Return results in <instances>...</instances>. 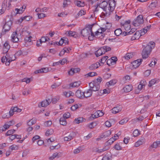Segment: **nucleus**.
<instances>
[{
  "label": "nucleus",
  "mask_w": 160,
  "mask_h": 160,
  "mask_svg": "<svg viewBox=\"0 0 160 160\" xmlns=\"http://www.w3.org/2000/svg\"><path fill=\"white\" fill-rule=\"evenodd\" d=\"M146 84V82L145 80H142L138 85V88L139 90H141Z\"/></svg>",
  "instance_id": "22"
},
{
  "label": "nucleus",
  "mask_w": 160,
  "mask_h": 160,
  "mask_svg": "<svg viewBox=\"0 0 160 160\" xmlns=\"http://www.w3.org/2000/svg\"><path fill=\"white\" fill-rule=\"evenodd\" d=\"M157 81V80L155 79L151 80L149 82L148 86L150 87H152V85L156 83Z\"/></svg>",
  "instance_id": "40"
},
{
  "label": "nucleus",
  "mask_w": 160,
  "mask_h": 160,
  "mask_svg": "<svg viewBox=\"0 0 160 160\" xmlns=\"http://www.w3.org/2000/svg\"><path fill=\"white\" fill-rule=\"evenodd\" d=\"M106 30V29L105 28H101L95 32V33H94V35H99L100 34L103 33V32H105Z\"/></svg>",
  "instance_id": "25"
},
{
  "label": "nucleus",
  "mask_w": 160,
  "mask_h": 160,
  "mask_svg": "<svg viewBox=\"0 0 160 160\" xmlns=\"http://www.w3.org/2000/svg\"><path fill=\"white\" fill-rule=\"evenodd\" d=\"M122 107L120 105L113 108L111 110L113 114H116L121 111Z\"/></svg>",
  "instance_id": "12"
},
{
  "label": "nucleus",
  "mask_w": 160,
  "mask_h": 160,
  "mask_svg": "<svg viewBox=\"0 0 160 160\" xmlns=\"http://www.w3.org/2000/svg\"><path fill=\"white\" fill-rule=\"evenodd\" d=\"M150 28V27H146L143 29L141 30L140 31H137L134 34V35L136 37V38L138 39L140 36L143 35L146 33Z\"/></svg>",
  "instance_id": "7"
},
{
  "label": "nucleus",
  "mask_w": 160,
  "mask_h": 160,
  "mask_svg": "<svg viewBox=\"0 0 160 160\" xmlns=\"http://www.w3.org/2000/svg\"><path fill=\"white\" fill-rule=\"evenodd\" d=\"M112 156L109 155H106L103 158L102 160H112Z\"/></svg>",
  "instance_id": "43"
},
{
  "label": "nucleus",
  "mask_w": 160,
  "mask_h": 160,
  "mask_svg": "<svg viewBox=\"0 0 160 160\" xmlns=\"http://www.w3.org/2000/svg\"><path fill=\"white\" fill-rule=\"evenodd\" d=\"M105 138H106L109 136L111 134V132L110 130H108L107 131L105 132H103Z\"/></svg>",
  "instance_id": "54"
},
{
  "label": "nucleus",
  "mask_w": 160,
  "mask_h": 160,
  "mask_svg": "<svg viewBox=\"0 0 160 160\" xmlns=\"http://www.w3.org/2000/svg\"><path fill=\"white\" fill-rule=\"evenodd\" d=\"M76 135L75 132H72L68 136L65 137L64 138L65 141H68L72 140L73 137H74Z\"/></svg>",
  "instance_id": "13"
},
{
  "label": "nucleus",
  "mask_w": 160,
  "mask_h": 160,
  "mask_svg": "<svg viewBox=\"0 0 160 160\" xmlns=\"http://www.w3.org/2000/svg\"><path fill=\"white\" fill-rule=\"evenodd\" d=\"M98 95L101 96L103 94H108L110 92V91H97Z\"/></svg>",
  "instance_id": "33"
},
{
  "label": "nucleus",
  "mask_w": 160,
  "mask_h": 160,
  "mask_svg": "<svg viewBox=\"0 0 160 160\" xmlns=\"http://www.w3.org/2000/svg\"><path fill=\"white\" fill-rule=\"evenodd\" d=\"M133 56V55L131 53H127L125 56V58L126 59H129L132 58Z\"/></svg>",
  "instance_id": "52"
},
{
  "label": "nucleus",
  "mask_w": 160,
  "mask_h": 160,
  "mask_svg": "<svg viewBox=\"0 0 160 160\" xmlns=\"http://www.w3.org/2000/svg\"><path fill=\"white\" fill-rule=\"evenodd\" d=\"M108 9L110 11V15L114 10L116 5V2L115 0H108Z\"/></svg>",
  "instance_id": "8"
},
{
  "label": "nucleus",
  "mask_w": 160,
  "mask_h": 160,
  "mask_svg": "<svg viewBox=\"0 0 160 160\" xmlns=\"http://www.w3.org/2000/svg\"><path fill=\"white\" fill-rule=\"evenodd\" d=\"M122 32L121 29H118L114 31V33L115 35L117 36H119L120 35Z\"/></svg>",
  "instance_id": "49"
},
{
  "label": "nucleus",
  "mask_w": 160,
  "mask_h": 160,
  "mask_svg": "<svg viewBox=\"0 0 160 160\" xmlns=\"http://www.w3.org/2000/svg\"><path fill=\"white\" fill-rule=\"evenodd\" d=\"M66 118L63 117L61 118L60 119L59 121L60 124L62 125H65L67 123Z\"/></svg>",
  "instance_id": "36"
},
{
  "label": "nucleus",
  "mask_w": 160,
  "mask_h": 160,
  "mask_svg": "<svg viewBox=\"0 0 160 160\" xmlns=\"http://www.w3.org/2000/svg\"><path fill=\"white\" fill-rule=\"evenodd\" d=\"M142 61V59H138L132 62V64L133 68H136L138 67L141 64Z\"/></svg>",
  "instance_id": "11"
},
{
  "label": "nucleus",
  "mask_w": 160,
  "mask_h": 160,
  "mask_svg": "<svg viewBox=\"0 0 160 160\" xmlns=\"http://www.w3.org/2000/svg\"><path fill=\"white\" fill-rule=\"evenodd\" d=\"M109 149V147L108 146H106L104 148H103L102 149H98L97 148H96V152H97L98 153H101L102 152H103L105 151H106L108 150ZM92 151L93 152H95V151H94V150H93Z\"/></svg>",
  "instance_id": "29"
},
{
  "label": "nucleus",
  "mask_w": 160,
  "mask_h": 160,
  "mask_svg": "<svg viewBox=\"0 0 160 160\" xmlns=\"http://www.w3.org/2000/svg\"><path fill=\"white\" fill-rule=\"evenodd\" d=\"M116 140V139L114 138L113 137H112L110 138L107 142L109 144L111 145Z\"/></svg>",
  "instance_id": "59"
},
{
  "label": "nucleus",
  "mask_w": 160,
  "mask_h": 160,
  "mask_svg": "<svg viewBox=\"0 0 160 160\" xmlns=\"http://www.w3.org/2000/svg\"><path fill=\"white\" fill-rule=\"evenodd\" d=\"M79 108V105L77 104H76L72 106L71 108V109L72 111H74L75 110L77 109L78 108Z\"/></svg>",
  "instance_id": "58"
},
{
  "label": "nucleus",
  "mask_w": 160,
  "mask_h": 160,
  "mask_svg": "<svg viewBox=\"0 0 160 160\" xmlns=\"http://www.w3.org/2000/svg\"><path fill=\"white\" fill-rule=\"evenodd\" d=\"M155 46V43L153 42H150L147 44L142 51V56L143 58L146 59L148 57L152 49Z\"/></svg>",
  "instance_id": "2"
},
{
  "label": "nucleus",
  "mask_w": 160,
  "mask_h": 160,
  "mask_svg": "<svg viewBox=\"0 0 160 160\" xmlns=\"http://www.w3.org/2000/svg\"><path fill=\"white\" fill-rule=\"evenodd\" d=\"M117 58L116 57H113L112 58V59H109L107 61V63L108 64H109V62H112V61L113 62H116L117 61Z\"/></svg>",
  "instance_id": "44"
},
{
  "label": "nucleus",
  "mask_w": 160,
  "mask_h": 160,
  "mask_svg": "<svg viewBox=\"0 0 160 160\" xmlns=\"http://www.w3.org/2000/svg\"><path fill=\"white\" fill-rule=\"evenodd\" d=\"M65 34L66 36L69 37L72 36L74 37H76L77 36L76 32L71 31H66L65 32Z\"/></svg>",
  "instance_id": "15"
},
{
  "label": "nucleus",
  "mask_w": 160,
  "mask_h": 160,
  "mask_svg": "<svg viewBox=\"0 0 160 160\" xmlns=\"http://www.w3.org/2000/svg\"><path fill=\"white\" fill-rule=\"evenodd\" d=\"M132 134L133 136L137 137L140 134V133L138 129H136L133 131Z\"/></svg>",
  "instance_id": "56"
},
{
  "label": "nucleus",
  "mask_w": 160,
  "mask_h": 160,
  "mask_svg": "<svg viewBox=\"0 0 160 160\" xmlns=\"http://www.w3.org/2000/svg\"><path fill=\"white\" fill-rule=\"evenodd\" d=\"M12 24V22L11 20H10L8 21H6L3 27V31L5 32L9 31L10 29Z\"/></svg>",
  "instance_id": "9"
},
{
  "label": "nucleus",
  "mask_w": 160,
  "mask_h": 160,
  "mask_svg": "<svg viewBox=\"0 0 160 160\" xmlns=\"http://www.w3.org/2000/svg\"><path fill=\"white\" fill-rule=\"evenodd\" d=\"M143 20L142 15H140L138 16L137 18L134 19L133 22L132 24L135 27H138L143 23Z\"/></svg>",
  "instance_id": "6"
},
{
  "label": "nucleus",
  "mask_w": 160,
  "mask_h": 160,
  "mask_svg": "<svg viewBox=\"0 0 160 160\" xmlns=\"http://www.w3.org/2000/svg\"><path fill=\"white\" fill-rule=\"evenodd\" d=\"M94 38H99L101 40H102V39H103L105 37V34L103 33L102 34H100V35H94Z\"/></svg>",
  "instance_id": "41"
},
{
  "label": "nucleus",
  "mask_w": 160,
  "mask_h": 160,
  "mask_svg": "<svg viewBox=\"0 0 160 160\" xmlns=\"http://www.w3.org/2000/svg\"><path fill=\"white\" fill-rule=\"evenodd\" d=\"M89 86L90 88L89 90H98L99 89V86H98L97 87H96L93 85V83H90Z\"/></svg>",
  "instance_id": "31"
},
{
  "label": "nucleus",
  "mask_w": 160,
  "mask_h": 160,
  "mask_svg": "<svg viewBox=\"0 0 160 160\" xmlns=\"http://www.w3.org/2000/svg\"><path fill=\"white\" fill-rule=\"evenodd\" d=\"M20 93H22L24 96H27L30 93V91H20Z\"/></svg>",
  "instance_id": "55"
},
{
  "label": "nucleus",
  "mask_w": 160,
  "mask_h": 160,
  "mask_svg": "<svg viewBox=\"0 0 160 160\" xmlns=\"http://www.w3.org/2000/svg\"><path fill=\"white\" fill-rule=\"evenodd\" d=\"M81 84V82L80 81H77L71 83L70 84V86L73 88L77 87H78Z\"/></svg>",
  "instance_id": "34"
},
{
  "label": "nucleus",
  "mask_w": 160,
  "mask_h": 160,
  "mask_svg": "<svg viewBox=\"0 0 160 160\" xmlns=\"http://www.w3.org/2000/svg\"><path fill=\"white\" fill-rule=\"evenodd\" d=\"M10 127V125L6 122L2 127L0 128V132H2L6 131V129L9 128Z\"/></svg>",
  "instance_id": "26"
},
{
  "label": "nucleus",
  "mask_w": 160,
  "mask_h": 160,
  "mask_svg": "<svg viewBox=\"0 0 160 160\" xmlns=\"http://www.w3.org/2000/svg\"><path fill=\"white\" fill-rule=\"evenodd\" d=\"M84 92H82V91H76V95L78 98H81L84 97Z\"/></svg>",
  "instance_id": "27"
},
{
  "label": "nucleus",
  "mask_w": 160,
  "mask_h": 160,
  "mask_svg": "<svg viewBox=\"0 0 160 160\" xmlns=\"http://www.w3.org/2000/svg\"><path fill=\"white\" fill-rule=\"evenodd\" d=\"M100 65L99 63L97 62L95 63H94L91 65L89 67V69L92 70L98 68Z\"/></svg>",
  "instance_id": "19"
},
{
  "label": "nucleus",
  "mask_w": 160,
  "mask_h": 160,
  "mask_svg": "<svg viewBox=\"0 0 160 160\" xmlns=\"http://www.w3.org/2000/svg\"><path fill=\"white\" fill-rule=\"evenodd\" d=\"M99 116L98 110L92 115V116L89 117V119L91 120H92L93 119L97 118L99 117Z\"/></svg>",
  "instance_id": "24"
},
{
  "label": "nucleus",
  "mask_w": 160,
  "mask_h": 160,
  "mask_svg": "<svg viewBox=\"0 0 160 160\" xmlns=\"http://www.w3.org/2000/svg\"><path fill=\"white\" fill-rule=\"evenodd\" d=\"M123 79L125 82H128L130 79V77L129 75H126L123 78Z\"/></svg>",
  "instance_id": "61"
},
{
  "label": "nucleus",
  "mask_w": 160,
  "mask_h": 160,
  "mask_svg": "<svg viewBox=\"0 0 160 160\" xmlns=\"http://www.w3.org/2000/svg\"><path fill=\"white\" fill-rule=\"evenodd\" d=\"M83 150V146H81L78 147V148L75 149L73 153L75 154H77L79 153L81 151Z\"/></svg>",
  "instance_id": "37"
},
{
  "label": "nucleus",
  "mask_w": 160,
  "mask_h": 160,
  "mask_svg": "<svg viewBox=\"0 0 160 160\" xmlns=\"http://www.w3.org/2000/svg\"><path fill=\"white\" fill-rule=\"evenodd\" d=\"M92 26L88 25L81 32V33L83 37L88 36V39L91 41L94 39V33L92 32Z\"/></svg>",
  "instance_id": "3"
},
{
  "label": "nucleus",
  "mask_w": 160,
  "mask_h": 160,
  "mask_svg": "<svg viewBox=\"0 0 160 160\" xmlns=\"http://www.w3.org/2000/svg\"><path fill=\"white\" fill-rule=\"evenodd\" d=\"M64 95L66 97H69L71 96H73L74 95V93L72 92L71 91H67L64 92H63Z\"/></svg>",
  "instance_id": "30"
},
{
  "label": "nucleus",
  "mask_w": 160,
  "mask_h": 160,
  "mask_svg": "<svg viewBox=\"0 0 160 160\" xmlns=\"http://www.w3.org/2000/svg\"><path fill=\"white\" fill-rule=\"evenodd\" d=\"M145 142V139L144 138H140L139 140L136 142L135 146L136 147H138L139 145L144 143Z\"/></svg>",
  "instance_id": "21"
},
{
  "label": "nucleus",
  "mask_w": 160,
  "mask_h": 160,
  "mask_svg": "<svg viewBox=\"0 0 160 160\" xmlns=\"http://www.w3.org/2000/svg\"><path fill=\"white\" fill-rule=\"evenodd\" d=\"M97 122H93L89 124L88 127L90 128H94L95 126H96L97 125Z\"/></svg>",
  "instance_id": "46"
},
{
  "label": "nucleus",
  "mask_w": 160,
  "mask_h": 160,
  "mask_svg": "<svg viewBox=\"0 0 160 160\" xmlns=\"http://www.w3.org/2000/svg\"><path fill=\"white\" fill-rule=\"evenodd\" d=\"M74 3L75 5L79 7H83L85 5L84 2L80 1H75Z\"/></svg>",
  "instance_id": "28"
},
{
  "label": "nucleus",
  "mask_w": 160,
  "mask_h": 160,
  "mask_svg": "<svg viewBox=\"0 0 160 160\" xmlns=\"http://www.w3.org/2000/svg\"><path fill=\"white\" fill-rule=\"evenodd\" d=\"M6 5L5 2L2 3V8L0 9V15L3 13L6 9Z\"/></svg>",
  "instance_id": "38"
},
{
  "label": "nucleus",
  "mask_w": 160,
  "mask_h": 160,
  "mask_svg": "<svg viewBox=\"0 0 160 160\" xmlns=\"http://www.w3.org/2000/svg\"><path fill=\"white\" fill-rule=\"evenodd\" d=\"M53 132V130L52 129H50L47 130L45 133V135L46 136H48L49 135H52Z\"/></svg>",
  "instance_id": "53"
},
{
  "label": "nucleus",
  "mask_w": 160,
  "mask_h": 160,
  "mask_svg": "<svg viewBox=\"0 0 160 160\" xmlns=\"http://www.w3.org/2000/svg\"><path fill=\"white\" fill-rule=\"evenodd\" d=\"M86 12V11L83 10H81L77 14V15L78 17L81 16L82 15H84L85 14Z\"/></svg>",
  "instance_id": "50"
},
{
  "label": "nucleus",
  "mask_w": 160,
  "mask_h": 160,
  "mask_svg": "<svg viewBox=\"0 0 160 160\" xmlns=\"http://www.w3.org/2000/svg\"><path fill=\"white\" fill-rule=\"evenodd\" d=\"M77 72V70L76 69H71L68 72V74L70 75H72Z\"/></svg>",
  "instance_id": "47"
},
{
  "label": "nucleus",
  "mask_w": 160,
  "mask_h": 160,
  "mask_svg": "<svg viewBox=\"0 0 160 160\" xmlns=\"http://www.w3.org/2000/svg\"><path fill=\"white\" fill-rule=\"evenodd\" d=\"M51 100L50 99L48 98L42 101L39 103L38 106L39 108L41 107H46L51 102Z\"/></svg>",
  "instance_id": "10"
},
{
  "label": "nucleus",
  "mask_w": 160,
  "mask_h": 160,
  "mask_svg": "<svg viewBox=\"0 0 160 160\" xmlns=\"http://www.w3.org/2000/svg\"><path fill=\"white\" fill-rule=\"evenodd\" d=\"M43 70V73H46L48 72H50L51 71V70L52 69L51 68H42Z\"/></svg>",
  "instance_id": "63"
},
{
  "label": "nucleus",
  "mask_w": 160,
  "mask_h": 160,
  "mask_svg": "<svg viewBox=\"0 0 160 160\" xmlns=\"http://www.w3.org/2000/svg\"><path fill=\"white\" fill-rule=\"evenodd\" d=\"M99 7L102 8L104 11L103 13L105 16L107 17L110 15V11L108 9V2L104 1L99 4Z\"/></svg>",
  "instance_id": "4"
},
{
  "label": "nucleus",
  "mask_w": 160,
  "mask_h": 160,
  "mask_svg": "<svg viewBox=\"0 0 160 160\" xmlns=\"http://www.w3.org/2000/svg\"><path fill=\"white\" fill-rule=\"evenodd\" d=\"M37 15L39 19H42L47 17V15L43 13H38Z\"/></svg>",
  "instance_id": "48"
},
{
  "label": "nucleus",
  "mask_w": 160,
  "mask_h": 160,
  "mask_svg": "<svg viewBox=\"0 0 160 160\" xmlns=\"http://www.w3.org/2000/svg\"><path fill=\"white\" fill-rule=\"evenodd\" d=\"M15 12L16 14H19L22 13L24 12V10H21L20 9L16 8L15 9Z\"/></svg>",
  "instance_id": "60"
},
{
  "label": "nucleus",
  "mask_w": 160,
  "mask_h": 160,
  "mask_svg": "<svg viewBox=\"0 0 160 160\" xmlns=\"http://www.w3.org/2000/svg\"><path fill=\"white\" fill-rule=\"evenodd\" d=\"M17 36V34L16 32H13L11 36L12 41L13 42H17L19 40Z\"/></svg>",
  "instance_id": "16"
},
{
  "label": "nucleus",
  "mask_w": 160,
  "mask_h": 160,
  "mask_svg": "<svg viewBox=\"0 0 160 160\" xmlns=\"http://www.w3.org/2000/svg\"><path fill=\"white\" fill-rule=\"evenodd\" d=\"M117 82V80L113 79L111 80L110 81L107 82L106 84V87H109L110 86H113Z\"/></svg>",
  "instance_id": "14"
},
{
  "label": "nucleus",
  "mask_w": 160,
  "mask_h": 160,
  "mask_svg": "<svg viewBox=\"0 0 160 160\" xmlns=\"http://www.w3.org/2000/svg\"><path fill=\"white\" fill-rule=\"evenodd\" d=\"M18 146L14 144H13L9 147V150H11V151L13 150H18Z\"/></svg>",
  "instance_id": "42"
},
{
  "label": "nucleus",
  "mask_w": 160,
  "mask_h": 160,
  "mask_svg": "<svg viewBox=\"0 0 160 160\" xmlns=\"http://www.w3.org/2000/svg\"><path fill=\"white\" fill-rule=\"evenodd\" d=\"M22 82H25L26 83H29L31 81V79L30 78H25L22 79Z\"/></svg>",
  "instance_id": "57"
},
{
  "label": "nucleus",
  "mask_w": 160,
  "mask_h": 160,
  "mask_svg": "<svg viewBox=\"0 0 160 160\" xmlns=\"http://www.w3.org/2000/svg\"><path fill=\"white\" fill-rule=\"evenodd\" d=\"M22 54V52L21 50H19L16 53L14 56L12 54L10 55L7 53L5 56L2 57L1 62H5V64L7 66L9 65L11 62L15 60L17 57L20 56Z\"/></svg>",
  "instance_id": "1"
},
{
  "label": "nucleus",
  "mask_w": 160,
  "mask_h": 160,
  "mask_svg": "<svg viewBox=\"0 0 160 160\" xmlns=\"http://www.w3.org/2000/svg\"><path fill=\"white\" fill-rule=\"evenodd\" d=\"M157 1L156 0H153L149 6V7L151 9H153L157 7Z\"/></svg>",
  "instance_id": "18"
},
{
  "label": "nucleus",
  "mask_w": 160,
  "mask_h": 160,
  "mask_svg": "<svg viewBox=\"0 0 160 160\" xmlns=\"http://www.w3.org/2000/svg\"><path fill=\"white\" fill-rule=\"evenodd\" d=\"M97 73L94 72H92L88 73L86 75L88 77H93L97 75Z\"/></svg>",
  "instance_id": "62"
},
{
  "label": "nucleus",
  "mask_w": 160,
  "mask_h": 160,
  "mask_svg": "<svg viewBox=\"0 0 160 160\" xmlns=\"http://www.w3.org/2000/svg\"><path fill=\"white\" fill-rule=\"evenodd\" d=\"M85 121L86 119L81 117L76 118L74 120V122L77 124H79L81 122H85Z\"/></svg>",
  "instance_id": "23"
},
{
  "label": "nucleus",
  "mask_w": 160,
  "mask_h": 160,
  "mask_svg": "<svg viewBox=\"0 0 160 160\" xmlns=\"http://www.w3.org/2000/svg\"><path fill=\"white\" fill-rule=\"evenodd\" d=\"M92 91H85L84 92V97L88 98L91 96L92 94Z\"/></svg>",
  "instance_id": "35"
},
{
  "label": "nucleus",
  "mask_w": 160,
  "mask_h": 160,
  "mask_svg": "<svg viewBox=\"0 0 160 160\" xmlns=\"http://www.w3.org/2000/svg\"><path fill=\"white\" fill-rule=\"evenodd\" d=\"M10 48V45L8 42H6L3 45V49L5 52H7Z\"/></svg>",
  "instance_id": "20"
},
{
  "label": "nucleus",
  "mask_w": 160,
  "mask_h": 160,
  "mask_svg": "<svg viewBox=\"0 0 160 160\" xmlns=\"http://www.w3.org/2000/svg\"><path fill=\"white\" fill-rule=\"evenodd\" d=\"M23 17L24 20L27 21L30 20L32 18V17L30 16H25Z\"/></svg>",
  "instance_id": "64"
},
{
  "label": "nucleus",
  "mask_w": 160,
  "mask_h": 160,
  "mask_svg": "<svg viewBox=\"0 0 160 160\" xmlns=\"http://www.w3.org/2000/svg\"><path fill=\"white\" fill-rule=\"evenodd\" d=\"M111 50L110 47L107 46H104L101 47L95 53V55L97 57H99L106 52L109 51Z\"/></svg>",
  "instance_id": "5"
},
{
  "label": "nucleus",
  "mask_w": 160,
  "mask_h": 160,
  "mask_svg": "<svg viewBox=\"0 0 160 160\" xmlns=\"http://www.w3.org/2000/svg\"><path fill=\"white\" fill-rule=\"evenodd\" d=\"M32 38V37L31 36H27L25 37V41L26 44L28 43V45H30L32 44V42H31V39Z\"/></svg>",
  "instance_id": "32"
},
{
  "label": "nucleus",
  "mask_w": 160,
  "mask_h": 160,
  "mask_svg": "<svg viewBox=\"0 0 160 160\" xmlns=\"http://www.w3.org/2000/svg\"><path fill=\"white\" fill-rule=\"evenodd\" d=\"M133 89L132 86L131 84L126 85L123 88V90H132Z\"/></svg>",
  "instance_id": "45"
},
{
  "label": "nucleus",
  "mask_w": 160,
  "mask_h": 160,
  "mask_svg": "<svg viewBox=\"0 0 160 160\" xmlns=\"http://www.w3.org/2000/svg\"><path fill=\"white\" fill-rule=\"evenodd\" d=\"M36 122V121L35 119H31L27 122V124L28 126H31L34 124Z\"/></svg>",
  "instance_id": "39"
},
{
  "label": "nucleus",
  "mask_w": 160,
  "mask_h": 160,
  "mask_svg": "<svg viewBox=\"0 0 160 160\" xmlns=\"http://www.w3.org/2000/svg\"><path fill=\"white\" fill-rule=\"evenodd\" d=\"M122 28H123L127 31H129L130 28V25L128 22H126L122 26Z\"/></svg>",
  "instance_id": "17"
},
{
  "label": "nucleus",
  "mask_w": 160,
  "mask_h": 160,
  "mask_svg": "<svg viewBox=\"0 0 160 160\" xmlns=\"http://www.w3.org/2000/svg\"><path fill=\"white\" fill-rule=\"evenodd\" d=\"M100 7H99L98 4L95 5L94 6V12H97L99 10Z\"/></svg>",
  "instance_id": "51"
}]
</instances>
